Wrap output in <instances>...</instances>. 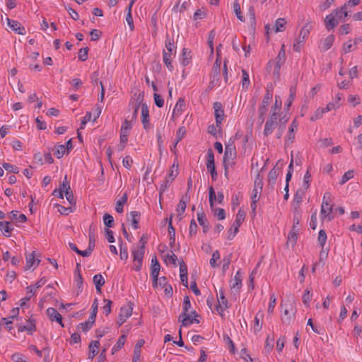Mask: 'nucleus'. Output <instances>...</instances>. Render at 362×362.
Wrapping results in <instances>:
<instances>
[{
  "mask_svg": "<svg viewBox=\"0 0 362 362\" xmlns=\"http://www.w3.org/2000/svg\"><path fill=\"white\" fill-rule=\"evenodd\" d=\"M345 7L343 6L339 9H336L325 17V25L328 30L334 29L339 24V21H345L348 16V11H345Z\"/></svg>",
  "mask_w": 362,
  "mask_h": 362,
  "instance_id": "obj_1",
  "label": "nucleus"
},
{
  "mask_svg": "<svg viewBox=\"0 0 362 362\" xmlns=\"http://www.w3.org/2000/svg\"><path fill=\"white\" fill-rule=\"evenodd\" d=\"M237 157L236 149L234 145L228 144L226 146L223 156L224 175L228 178L229 169L233 168L235 165Z\"/></svg>",
  "mask_w": 362,
  "mask_h": 362,
  "instance_id": "obj_2",
  "label": "nucleus"
},
{
  "mask_svg": "<svg viewBox=\"0 0 362 362\" xmlns=\"http://www.w3.org/2000/svg\"><path fill=\"white\" fill-rule=\"evenodd\" d=\"M333 218L332 195L329 192H325L321 205L320 219L322 221H330Z\"/></svg>",
  "mask_w": 362,
  "mask_h": 362,
  "instance_id": "obj_3",
  "label": "nucleus"
},
{
  "mask_svg": "<svg viewBox=\"0 0 362 362\" xmlns=\"http://www.w3.org/2000/svg\"><path fill=\"white\" fill-rule=\"evenodd\" d=\"M281 306L283 312L281 320L284 323L289 324L294 318L296 314L294 300H289L288 303L282 302Z\"/></svg>",
  "mask_w": 362,
  "mask_h": 362,
  "instance_id": "obj_4",
  "label": "nucleus"
},
{
  "mask_svg": "<svg viewBox=\"0 0 362 362\" xmlns=\"http://www.w3.org/2000/svg\"><path fill=\"white\" fill-rule=\"evenodd\" d=\"M133 306L131 303H127L121 307L117 320V324L121 326L132 315Z\"/></svg>",
  "mask_w": 362,
  "mask_h": 362,
  "instance_id": "obj_5",
  "label": "nucleus"
},
{
  "mask_svg": "<svg viewBox=\"0 0 362 362\" xmlns=\"http://www.w3.org/2000/svg\"><path fill=\"white\" fill-rule=\"evenodd\" d=\"M341 105H339L338 103H329L325 107H319L317 108L315 112L313 113V116L311 117V120H317L320 118H321L323 115L329 111H331L332 110H336L338 109L340 107Z\"/></svg>",
  "mask_w": 362,
  "mask_h": 362,
  "instance_id": "obj_6",
  "label": "nucleus"
},
{
  "mask_svg": "<svg viewBox=\"0 0 362 362\" xmlns=\"http://www.w3.org/2000/svg\"><path fill=\"white\" fill-rule=\"evenodd\" d=\"M228 308V303L225 298L224 293L222 290L219 291L218 296V305L216 306V310L221 316L224 315V311Z\"/></svg>",
  "mask_w": 362,
  "mask_h": 362,
  "instance_id": "obj_7",
  "label": "nucleus"
},
{
  "mask_svg": "<svg viewBox=\"0 0 362 362\" xmlns=\"http://www.w3.org/2000/svg\"><path fill=\"white\" fill-rule=\"evenodd\" d=\"M209 199L210 206L213 209L215 203L221 204L223 202V192H218L216 195L213 187H210L209 188Z\"/></svg>",
  "mask_w": 362,
  "mask_h": 362,
  "instance_id": "obj_8",
  "label": "nucleus"
},
{
  "mask_svg": "<svg viewBox=\"0 0 362 362\" xmlns=\"http://www.w3.org/2000/svg\"><path fill=\"white\" fill-rule=\"evenodd\" d=\"M179 319L182 321L183 326H189L194 322H199L196 319V313L194 311L182 313L180 315Z\"/></svg>",
  "mask_w": 362,
  "mask_h": 362,
  "instance_id": "obj_9",
  "label": "nucleus"
},
{
  "mask_svg": "<svg viewBox=\"0 0 362 362\" xmlns=\"http://www.w3.org/2000/svg\"><path fill=\"white\" fill-rule=\"evenodd\" d=\"M242 286V275L240 271H238L233 279L230 281V290L234 294L238 293Z\"/></svg>",
  "mask_w": 362,
  "mask_h": 362,
  "instance_id": "obj_10",
  "label": "nucleus"
},
{
  "mask_svg": "<svg viewBox=\"0 0 362 362\" xmlns=\"http://www.w3.org/2000/svg\"><path fill=\"white\" fill-rule=\"evenodd\" d=\"M278 115H272L265 123L264 134L268 136L272 134L274 129L277 125Z\"/></svg>",
  "mask_w": 362,
  "mask_h": 362,
  "instance_id": "obj_11",
  "label": "nucleus"
},
{
  "mask_svg": "<svg viewBox=\"0 0 362 362\" xmlns=\"http://www.w3.org/2000/svg\"><path fill=\"white\" fill-rule=\"evenodd\" d=\"M284 62L274 59L269 62L267 70L270 72L274 77L277 78L279 75L280 69Z\"/></svg>",
  "mask_w": 362,
  "mask_h": 362,
  "instance_id": "obj_12",
  "label": "nucleus"
},
{
  "mask_svg": "<svg viewBox=\"0 0 362 362\" xmlns=\"http://www.w3.org/2000/svg\"><path fill=\"white\" fill-rule=\"evenodd\" d=\"M214 115L216 118V123L217 127L220 129V126L224 118V111L222 109V105L220 103H215L214 104Z\"/></svg>",
  "mask_w": 362,
  "mask_h": 362,
  "instance_id": "obj_13",
  "label": "nucleus"
},
{
  "mask_svg": "<svg viewBox=\"0 0 362 362\" xmlns=\"http://www.w3.org/2000/svg\"><path fill=\"white\" fill-rule=\"evenodd\" d=\"M206 167L208 170L210 172L212 178L214 180L216 179L217 173L215 168L214 156L211 150H209L207 153Z\"/></svg>",
  "mask_w": 362,
  "mask_h": 362,
  "instance_id": "obj_14",
  "label": "nucleus"
},
{
  "mask_svg": "<svg viewBox=\"0 0 362 362\" xmlns=\"http://www.w3.org/2000/svg\"><path fill=\"white\" fill-rule=\"evenodd\" d=\"M26 264L25 269H30L31 268H35L40 263V259L36 257L35 252L26 255L25 256Z\"/></svg>",
  "mask_w": 362,
  "mask_h": 362,
  "instance_id": "obj_15",
  "label": "nucleus"
},
{
  "mask_svg": "<svg viewBox=\"0 0 362 362\" xmlns=\"http://www.w3.org/2000/svg\"><path fill=\"white\" fill-rule=\"evenodd\" d=\"M141 105V122L144 129H148L150 127L149 123V111L146 104L144 103Z\"/></svg>",
  "mask_w": 362,
  "mask_h": 362,
  "instance_id": "obj_16",
  "label": "nucleus"
},
{
  "mask_svg": "<svg viewBox=\"0 0 362 362\" xmlns=\"http://www.w3.org/2000/svg\"><path fill=\"white\" fill-rule=\"evenodd\" d=\"M156 263H153V259H151V275L153 278V287H158V276L160 271V264L155 257Z\"/></svg>",
  "mask_w": 362,
  "mask_h": 362,
  "instance_id": "obj_17",
  "label": "nucleus"
},
{
  "mask_svg": "<svg viewBox=\"0 0 362 362\" xmlns=\"http://www.w3.org/2000/svg\"><path fill=\"white\" fill-rule=\"evenodd\" d=\"M47 315L51 321L57 322L62 327H64L62 323V315L54 308H49L46 311Z\"/></svg>",
  "mask_w": 362,
  "mask_h": 362,
  "instance_id": "obj_18",
  "label": "nucleus"
},
{
  "mask_svg": "<svg viewBox=\"0 0 362 362\" xmlns=\"http://www.w3.org/2000/svg\"><path fill=\"white\" fill-rule=\"evenodd\" d=\"M145 242L141 239L138 247L132 251L133 260H143Z\"/></svg>",
  "mask_w": 362,
  "mask_h": 362,
  "instance_id": "obj_19",
  "label": "nucleus"
},
{
  "mask_svg": "<svg viewBox=\"0 0 362 362\" xmlns=\"http://www.w3.org/2000/svg\"><path fill=\"white\" fill-rule=\"evenodd\" d=\"M7 24L10 28H11L16 33L20 35H24L25 33V28L21 25V24L13 20H11L9 18H6Z\"/></svg>",
  "mask_w": 362,
  "mask_h": 362,
  "instance_id": "obj_20",
  "label": "nucleus"
},
{
  "mask_svg": "<svg viewBox=\"0 0 362 362\" xmlns=\"http://www.w3.org/2000/svg\"><path fill=\"white\" fill-rule=\"evenodd\" d=\"M140 216V213L137 211H131L127 214V220L131 222L132 226L134 229L138 228Z\"/></svg>",
  "mask_w": 362,
  "mask_h": 362,
  "instance_id": "obj_21",
  "label": "nucleus"
},
{
  "mask_svg": "<svg viewBox=\"0 0 362 362\" xmlns=\"http://www.w3.org/2000/svg\"><path fill=\"white\" fill-rule=\"evenodd\" d=\"M187 197L182 198L180 201L179 202L177 209H176V216L178 220H181L183 217V214L185 211L186 209V203H187Z\"/></svg>",
  "mask_w": 362,
  "mask_h": 362,
  "instance_id": "obj_22",
  "label": "nucleus"
},
{
  "mask_svg": "<svg viewBox=\"0 0 362 362\" xmlns=\"http://www.w3.org/2000/svg\"><path fill=\"white\" fill-rule=\"evenodd\" d=\"M144 344V340L141 339L137 341L134 349V356L132 362H140L141 361V348Z\"/></svg>",
  "mask_w": 362,
  "mask_h": 362,
  "instance_id": "obj_23",
  "label": "nucleus"
},
{
  "mask_svg": "<svg viewBox=\"0 0 362 362\" xmlns=\"http://www.w3.org/2000/svg\"><path fill=\"white\" fill-rule=\"evenodd\" d=\"M334 41V36L329 35L325 37L321 42L320 48L322 51H327L332 46Z\"/></svg>",
  "mask_w": 362,
  "mask_h": 362,
  "instance_id": "obj_24",
  "label": "nucleus"
},
{
  "mask_svg": "<svg viewBox=\"0 0 362 362\" xmlns=\"http://www.w3.org/2000/svg\"><path fill=\"white\" fill-rule=\"evenodd\" d=\"M185 106V100L180 98L175 104L173 111V117H179L183 112Z\"/></svg>",
  "mask_w": 362,
  "mask_h": 362,
  "instance_id": "obj_25",
  "label": "nucleus"
},
{
  "mask_svg": "<svg viewBox=\"0 0 362 362\" xmlns=\"http://www.w3.org/2000/svg\"><path fill=\"white\" fill-rule=\"evenodd\" d=\"M36 326H35V322L33 319L30 318L28 321L27 322L26 325H21L18 327V331L20 332H24L28 331L30 332H33L35 330Z\"/></svg>",
  "mask_w": 362,
  "mask_h": 362,
  "instance_id": "obj_26",
  "label": "nucleus"
},
{
  "mask_svg": "<svg viewBox=\"0 0 362 362\" xmlns=\"http://www.w3.org/2000/svg\"><path fill=\"white\" fill-rule=\"evenodd\" d=\"M185 133H186V130H185V127H182L179 128V129L177 130V132L176 133V138H175V143L170 147V149H171L172 151H175V150L176 148V146H177V144L184 137V136L185 135Z\"/></svg>",
  "mask_w": 362,
  "mask_h": 362,
  "instance_id": "obj_27",
  "label": "nucleus"
},
{
  "mask_svg": "<svg viewBox=\"0 0 362 362\" xmlns=\"http://www.w3.org/2000/svg\"><path fill=\"white\" fill-rule=\"evenodd\" d=\"M286 21L285 18H277L274 23V33L283 32L286 28Z\"/></svg>",
  "mask_w": 362,
  "mask_h": 362,
  "instance_id": "obj_28",
  "label": "nucleus"
},
{
  "mask_svg": "<svg viewBox=\"0 0 362 362\" xmlns=\"http://www.w3.org/2000/svg\"><path fill=\"white\" fill-rule=\"evenodd\" d=\"M190 58V50L187 48H183L182 50V55L180 59V63L183 66H187L189 63Z\"/></svg>",
  "mask_w": 362,
  "mask_h": 362,
  "instance_id": "obj_29",
  "label": "nucleus"
},
{
  "mask_svg": "<svg viewBox=\"0 0 362 362\" xmlns=\"http://www.w3.org/2000/svg\"><path fill=\"white\" fill-rule=\"evenodd\" d=\"M173 55V53L172 52H168L167 51L164 50L163 53V62L165 63V66L168 67V69L172 71L173 70V66L171 62L172 56Z\"/></svg>",
  "mask_w": 362,
  "mask_h": 362,
  "instance_id": "obj_30",
  "label": "nucleus"
},
{
  "mask_svg": "<svg viewBox=\"0 0 362 362\" xmlns=\"http://www.w3.org/2000/svg\"><path fill=\"white\" fill-rule=\"evenodd\" d=\"M312 28V25L310 22H307L304 26L301 28L299 33V37L302 38V40H306L308 38L310 31Z\"/></svg>",
  "mask_w": 362,
  "mask_h": 362,
  "instance_id": "obj_31",
  "label": "nucleus"
},
{
  "mask_svg": "<svg viewBox=\"0 0 362 362\" xmlns=\"http://www.w3.org/2000/svg\"><path fill=\"white\" fill-rule=\"evenodd\" d=\"M180 277L183 285L187 287V268L185 264H181L180 266Z\"/></svg>",
  "mask_w": 362,
  "mask_h": 362,
  "instance_id": "obj_32",
  "label": "nucleus"
},
{
  "mask_svg": "<svg viewBox=\"0 0 362 362\" xmlns=\"http://www.w3.org/2000/svg\"><path fill=\"white\" fill-rule=\"evenodd\" d=\"M67 147L64 144H59L55 146L54 154L57 158H61L65 154L68 153Z\"/></svg>",
  "mask_w": 362,
  "mask_h": 362,
  "instance_id": "obj_33",
  "label": "nucleus"
},
{
  "mask_svg": "<svg viewBox=\"0 0 362 362\" xmlns=\"http://www.w3.org/2000/svg\"><path fill=\"white\" fill-rule=\"evenodd\" d=\"M93 282H94V284L95 285L96 291L98 293H100L101 292V287L105 284V279H104L103 276L101 274H95L93 276Z\"/></svg>",
  "mask_w": 362,
  "mask_h": 362,
  "instance_id": "obj_34",
  "label": "nucleus"
},
{
  "mask_svg": "<svg viewBox=\"0 0 362 362\" xmlns=\"http://www.w3.org/2000/svg\"><path fill=\"white\" fill-rule=\"evenodd\" d=\"M100 346L99 341H93L89 345V358H93L98 354V349Z\"/></svg>",
  "mask_w": 362,
  "mask_h": 362,
  "instance_id": "obj_35",
  "label": "nucleus"
},
{
  "mask_svg": "<svg viewBox=\"0 0 362 362\" xmlns=\"http://www.w3.org/2000/svg\"><path fill=\"white\" fill-rule=\"evenodd\" d=\"M0 230L5 236L9 237L13 228L8 222L4 221L0 222Z\"/></svg>",
  "mask_w": 362,
  "mask_h": 362,
  "instance_id": "obj_36",
  "label": "nucleus"
},
{
  "mask_svg": "<svg viewBox=\"0 0 362 362\" xmlns=\"http://www.w3.org/2000/svg\"><path fill=\"white\" fill-rule=\"evenodd\" d=\"M163 258L167 264L176 265L177 257L172 251H169L166 255H164Z\"/></svg>",
  "mask_w": 362,
  "mask_h": 362,
  "instance_id": "obj_37",
  "label": "nucleus"
},
{
  "mask_svg": "<svg viewBox=\"0 0 362 362\" xmlns=\"http://www.w3.org/2000/svg\"><path fill=\"white\" fill-rule=\"evenodd\" d=\"M272 98V93L267 92L265 94L264 98L263 101H262V107H260V110H259L261 115H264V112H265V111L267 110V107L269 105V102H270Z\"/></svg>",
  "mask_w": 362,
  "mask_h": 362,
  "instance_id": "obj_38",
  "label": "nucleus"
},
{
  "mask_svg": "<svg viewBox=\"0 0 362 362\" xmlns=\"http://www.w3.org/2000/svg\"><path fill=\"white\" fill-rule=\"evenodd\" d=\"M127 201V195L126 194H124L123 196L117 200L116 203V207L115 210L118 213L123 212L124 210V205L126 204Z\"/></svg>",
  "mask_w": 362,
  "mask_h": 362,
  "instance_id": "obj_39",
  "label": "nucleus"
},
{
  "mask_svg": "<svg viewBox=\"0 0 362 362\" xmlns=\"http://www.w3.org/2000/svg\"><path fill=\"white\" fill-rule=\"evenodd\" d=\"M281 99L279 95H275V103L274 105L272 107V115H278L279 112L281 110Z\"/></svg>",
  "mask_w": 362,
  "mask_h": 362,
  "instance_id": "obj_40",
  "label": "nucleus"
},
{
  "mask_svg": "<svg viewBox=\"0 0 362 362\" xmlns=\"http://www.w3.org/2000/svg\"><path fill=\"white\" fill-rule=\"evenodd\" d=\"M126 336L127 334L124 333L117 340V343L114 345L112 347V352H116L119 351L122 347L124 346L125 341H126Z\"/></svg>",
  "mask_w": 362,
  "mask_h": 362,
  "instance_id": "obj_41",
  "label": "nucleus"
},
{
  "mask_svg": "<svg viewBox=\"0 0 362 362\" xmlns=\"http://www.w3.org/2000/svg\"><path fill=\"white\" fill-rule=\"evenodd\" d=\"M233 12L235 13V14L237 16V18H238V20H240V21H244L245 18L241 13L240 5L238 3V0H235L234 1L233 5Z\"/></svg>",
  "mask_w": 362,
  "mask_h": 362,
  "instance_id": "obj_42",
  "label": "nucleus"
},
{
  "mask_svg": "<svg viewBox=\"0 0 362 362\" xmlns=\"http://www.w3.org/2000/svg\"><path fill=\"white\" fill-rule=\"evenodd\" d=\"M312 296L313 294L311 293V291L310 290L307 289L304 291V293L302 297V301L305 307H310Z\"/></svg>",
  "mask_w": 362,
  "mask_h": 362,
  "instance_id": "obj_43",
  "label": "nucleus"
},
{
  "mask_svg": "<svg viewBox=\"0 0 362 362\" xmlns=\"http://www.w3.org/2000/svg\"><path fill=\"white\" fill-rule=\"evenodd\" d=\"M250 84L248 73L243 69L242 70V87L243 89L247 90Z\"/></svg>",
  "mask_w": 362,
  "mask_h": 362,
  "instance_id": "obj_44",
  "label": "nucleus"
},
{
  "mask_svg": "<svg viewBox=\"0 0 362 362\" xmlns=\"http://www.w3.org/2000/svg\"><path fill=\"white\" fill-rule=\"evenodd\" d=\"M241 224L242 223L238 222L237 221L235 220L234 223H233V227H234V231L232 233V228H230L228 231V239H233L235 237L236 233L238 232L239 227L240 226Z\"/></svg>",
  "mask_w": 362,
  "mask_h": 362,
  "instance_id": "obj_45",
  "label": "nucleus"
},
{
  "mask_svg": "<svg viewBox=\"0 0 362 362\" xmlns=\"http://www.w3.org/2000/svg\"><path fill=\"white\" fill-rule=\"evenodd\" d=\"M303 196H304L303 191L297 192L296 194H295V196L293 197V205L296 209L299 207V206L300 205L303 198Z\"/></svg>",
  "mask_w": 362,
  "mask_h": 362,
  "instance_id": "obj_46",
  "label": "nucleus"
},
{
  "mask_svg": "<svg viewBox=\"0 0 362 362\" xmlns=\"http://www.w3.org/2000/svg\"><path fill=\"white\" fill-rule=\"evenodd\" d=\"M296 97V88L291 87L290 88V95L286 102L285 103V108L289 109L291 107L294 98Z\"/></svg>",
  "mask_w": 362,
  "mask_h": 362,
  "instance_id": "obj_47",
  "label": "nucleus"
},
{
  "mask_svg": "<svg viewBox=\"0 0 362 362\" xmlns=\"http://www.w3.org/2000/svg\"><path fill=\"white\" fill-rule=\"evenodd\" d=\"M354 171L351 170H348L347 172H346L341 177V180L339 181V184L341 185H343L344 184H345L347 181H349V180H351V178L354 177Z\"/></svg>",
  "mask_w": 362,
  "mask_h": 362,
  "instance_id": "obj_48",
  "label": "nucleus"
},
{
  "mask_svg": "<svg viewBox=\"0 0 362 362\" xmlns=\"http://www.w3.org/2000/svg\"><path fill=\"white\" fill-rule=\"evenodd\" d=\"M219 259H220L219 252L218 250H216L212 254V257L210 259V265L214 268L218 267V264L217 263V262H218Z\"/></svg>",
  "mask_w": 362,
  "mask_h": 362,
  "instance_id": "obj_49",
  "label": "nucleus"
},
{
  "mask_svg": "<svg viewBox=\"0 0 362 362\" xmlns=\"http://www.w3.org/2000/svg\"><path fill=\"white\" fill-rule=\"evenodd\" d=\"M310 180H311V175L309 172V169H308V170L306 171V173L304 175L303 180V188L304 190H306L309 188Z\"/></svg>",
  "mask_w": 362,
  "mask_h": 362,
  "instance_id": "obj_50",
  "label": "nucleus"
},
{
  "mask_svg": "<svg viewBox=\"0 0 362 362\" xmlns=\"http://www.w3.org/2000/svg\"><path fill=\"white\" fill-rule=\"evenodd\" d=\"M298 128V122L296 120H293L289 127V132L288 134V139L290 141H293L294 138V131H296Z\"/></svg>",
  "mask_w": 362,
  "mask_h": 362,
  "instance_id": "obj_51",
  "label": "nucleus"
},
{
  "mask_svg": "<svg viewBox=\"0 0 362 362\" xmlns=\"http://www.w3.org/2000/svg\"><path fill=\"white\" fill-rule=\"evenodd\" d=\"M279 175V169L275 167L273 168L269 173L268 179L269 182L272 183H274L277 177Z\"/></svg>",
  "mask_w": 362,
  "mask_h": 362,
  "instance_id": "obj_52",
  "label": "nucleus"
},
{
  "mask_svg": "<svg viewBox=\"0 0 362 362\" xmlns=\"http://www.w3.org/2000/svg\"><path fill=\"white\" fill-rule=\"evenodd\" d=\"M11 360L13 362H28V358L22 354L14 353L11 356Z\"/></svg>",
  "mask_w": 362,
  "mask_h": 362,
  "instance_id": "obj_53",
  "label": "nucleus"
},
{
  "mask_svg": "<svg viewBox=\"0 0 362 362\" xmlns=\"http://www.w3.org/2000/svg\"><path fill=\"white\" fill-rule=\"evenodd\" d=\"M297 240V233L294 230H291L288 235L287 245L294 246Z\"/></svg>",
  "mask_w": 362,
  "mask_h": 362,
  "instance_id": "obj_54",
  "label": "nucleus"
},
{
  "mask_svg": "<svg viewBox=\"0 0 362 362\" xmlns=\"http://www.w3.org/2000/svg\"><path fill=\"white\" fill-rule=\"evenodd\" d=\"M276 303V298L274 296V294H272L270 296L268 310H267V312L269 314L273 313Z\"/></svg>",
  "mask_w": 362,
  "mask_h": 362,
  "instance_id": "obj_55",
  "label": "nucleus"
},
{
  "mask_svg": "<svg viewBox=\"0 0 362 362\" xmlns=\"http://www.w3.org/2000/svg\"><path fill=\"white\" fill-rule=\"evenodd\" d=\"M355 47H356L355 43L354 42H352L351 40H349L348 42H346L344 44L342 51L344 53H347V52H351L352 50H354Z\"/></svg>",
  "mask_w": 362,
  "mask_h": 362,
  "instance_id": "obj_56",
  "label": "nucleus"
},
{
  "mask_svg": "<svg viewBox=\"0 0 362 362\" xmlns=\"http://www.w3.org/2000/svg\"><path fill=\"white\" fill-rule=\"evenodd\" d=\"M216 33L214 30H211L208 37V44L210 47L211 54H212L214 53V41L215 39Z\"/></svg>",
  "mask_w": 362,
  "mask_h": 362,
  "instance_id": "obj_57",
  "label": "nucleus"
},
{
  "mask_svg": "<svg viewBox=\"0 0 362 362\" xmlns=\"http://www.w3.org/2000/svg\"><path fill=\"white\" fill-rule=\"evenodd\" d=\"M305 40H302L299 36L296 39L293 44V50L296 52H300Z\"/></svg>",
  "mask_w": 362,
  "mask_h": 362,
  "instance_id": "obj_58",
  "label": "nucleus"
},
{
  "mask_svg": "<svg viewBox=\"0 0 362 362\" xmlns=\"http://www.w3.org/2000/svg\"><path fill=\"white\" fill-rule=\"evenodd\" d=\"M214 210V215L219 219L223 220L226 218V213L223 209L216 208L212 209Z\"/></svg>",
  "mask_w": 362,
  "mask_h": 362,
  "instance_id": "obj_59",
  "label": "nucleus"
},
{
  "mask_svg": "<svg viewBox=\"0 0 362 362\" xmlns=\"http://www.w3.org/2000/svg\"><path fill=\"white\" fill-rule=\"evenodd\" d=\"M3 168L6 170L13 173H18V172H19L18 168L17 166L11 165L9 163H3Z\"/></svg>",
  "mask_w": 362,
  "mask_h": 362,
  "instance_id": "obj_60",
  "label": "nucleus"
},
{
  "mask_svg": "<svg viewBox=\"0 0 362 362\" xmlns=\"http://www.w3.org/2000/svg\"><path fill=\"white\" fill-rule=\"evenodd\" d=\"M191 310V303L188 296H185L183 300V313H187Z\"/></svg>",
  "mask_w": 362,
  "mask_h": 362,
  "instance_id": "obj_61",
  "label": "nucleus"
},
{
  "mask_svg": "<svg viewBox=\"0 0 362 362\" xmlns=\"http://www.w3.org/2000/svg\"><path fill=\"white\" fill-rule=\"evenodd\" d=\"M104 306L103 307V313L107 315L111 313V305H112V301L108 299L104 300Z\"/></svg>",
  "mask_w": 362,
  "mask_h": 362,
  "instance_id": "obj_62",
  "label": "nucleus"
},
{
  "mask_svg": "<svg viewBox=\"0 0 362 362\" xmlns=\"http://www.w3.org/2000/svg\"><path fill=\"white\" fill-rule=\"evenodd\" d=\"M327 240V235L324 230H320L318 234V241L322 247H323Z\"/></svg>",
  "mask_w": 362,
  "mask_h": 362,
  "instance_id": "obj_63",
  "label": "nucleus"
},
{
  "mask_svg": "<svg viewBox=\"0 0 362 362\" xmlns=\"http://www.w3.org/2000/svg\"><path fill=\"white\" fill-rule=\"evenodd\" d=\"M103 221H104V224L107 227L110 228L112 226L114 219H113V217L111 215H110L108 214H106L103 216Z\"/></svg>",
  "mask_w": 362,
  "mask_h": 362,
  "instance_id": "obj_64",
  "label": "nucleus"
}]
</instances>
